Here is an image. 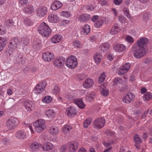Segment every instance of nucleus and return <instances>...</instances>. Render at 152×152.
Returning <instances> with one entry per match:
<instances>
[{
    "instance_id": "e2e57ef3",
    "label": "nucleus",
    "mask_w": 152,
    "mask_h": 152,
    "mask_svg": "<svg viewBox=\"0 0 152 152\" xmlns=\"http://www.w3.org/2000/svg\"><path fill=\"white\" fill-rule=\"evenodd\" d=\"M60 91L59 88L57 86H55L53 90V92L55 94H57L59 93Z\"/></svg>"
},
{
    "instance_id": "3c124183",
    "label": "nucleus",
    "mask_w": 152,
    "mask_h": 152,
    "mask_svg": "<svg viewBox=\"0 0 152 152\" xmlns=\"http://www.w3.org/2000/svg\"><path fill=\"white\" fill-rule=\"evenodd\" d=\"M61 15L62 16L66 18L69 17L70 16V12L66 11H62L61 13Z\"/></svg>"
},
{
    "instance_id": "a18cd8bd",
    "label": "nucleus",
    "mask_w": 152,
    "mask_h": 152,
    "mask_svg": "<svg viewBox=\"0 0 152 152\" xmlns=\"http://www.w3.org/2000/svg\"><path fill=\"white\" fill-rule=\"evenodd\" d=\"M105 75L104 72L102 73L99 77L98 79V82L99 83H101L105 80Z\"/></svg>"
},
{
    "instance_id": "864d4df0",
    "label": "nucleus",
    "mask_w": 152,
    "mask_h": 152,
    "mask_svg": "<svg viewBox=\"0 0 152 152\" xmlns=\"http://www.w3.org/2000/svg\"><path fill=\"white\" fill-rule=\"evenodd\" d=\"M125 40L129 43H132L134 41L133 38L129 35H127L126 36Z\"/></svg>"
},
{
    "instance_id": "473e14b6",
    "label": "nucleus",
    "mask_w": 152,
    "mask_h": 152,
    "mask_svg": "<svg viewBox=\"0 0 152 152\" xmlns=\"http://www.w3.org/2000/svg\"><path fill=\"white\" fill-rule=\"evenodd\" d=\"M95 97V93L93 91H91L86 95L85 99L87 101L89 102H92L94 99Z\"/></svg>"
},
{
    "instance_id": "603ef678",
    "label": "nucleus",
    "mask_w": 152,
    "mask_h": 152,
    "mask_svg": "<svg viewBox=\"0 0 152 152\" xmlns=\"http://www.w3.org/2000/svg\"><path fill=\"white\" fill-rule=\"evenodd\" d=\"M91 122L90 118L86 119L84 123V127L85 128H87L88 126L90 124Z\"/></svg>"
},
{
    "instance_id": "774afa93",
    "label": "nucleus",
    "mask_w": 152,
    "mask_h": 152,
    "mask_svg": "<svg viewBox=\"0 0 152 152\" xmlns=\"http://www.w3.org/2000/svg\"><path fill=\"white\" fill-rule=\"evenodd\" d=\"M113 141H111L110 142H106L104 141L103 142V144H104L105 147H107L109 146H110V145L113 144Z\"/></svg>"
},
{
    "instance_id": "338daca9",
    "label": "nucleus",
    "mask_w": 152,
    "mask_h": 152,
    "mask_svg": "<svg viewBox=\"0 0 152 152\" xmlns=\"http://www.w3.org/2000/svg\"><path fill=\"white\" fill-rule=\"evenodd\" d=\"M21 42L22 45H26L28 43V40L27 38H22L21 40Z\"/></svg>"
},
{
    "instance_id": "8fccbe9b",
    "label": "nucleus",
    "mask_w": 152,
    "mask_h": 152,
    "mask_svg": "<svg viewBox=\"0 0 152 152\" xmlns=\"http://www.w3.org/2000/svg\"><path fill=\"white\" fill-rule=\"evenodd\" d=\"M118 20L121 23H125L126 22V19L123 15H120L118 18Z\"/></svg>"
},
{
    "instance_id": "2f4dec72",
    "label": "nucleus",
    "mask_w": 152,
    "mask_h": 152,
    "mask_svg": "<svg viewBox=\"0 0 152 152\" xmlns=\"http://www.w3.org/2000/svg\"><path fill=\"white\" fill-rule=\"evenodd\" d=\"M7 42L6 38L0 37V52L2 50Z\"/></svg>"
},
{
    "instance_id": "4d7b16f0",
    "label": "nucleus",
    "mask_w": 152,
    "mask_h": 152,
    "mask_svg": "<svg viewBox=\"0 0 152 152\" xmlns=\"http://www.w3.org/2000/svg\"><path fill=\"white\" fill-rule=\"evenodd\" d=\"M9 142L7 138H3L0 140V143L3 145H6Z\"/></svg>"
},
{
    "instance_id": "bf43d9fd",
    "label": "nucleus",
    "mask_w": 152,
    "mask_h": 152,
    "mask_svg": "<svg viewBox=\"0 0 152 152\" xmlns=\"http://www.w3.org/2000/svg\"><path fill=\"white\" fill-rule=\"evenodd\" d=\"M98 3L102 6H107L108 5V1L105 0H100Z\"/></svg>"
},
{
    "instance_id": "9d476101",
    "label": "nucleus",
    "mask_w": 152,
    "mask_h": 152,
    "mask_svg": "<svg viewBox=\"0 0 152 152\" xmlns=\"http://www.w3.org/2000/svg\"><path fill=\"white\" fill-rule=\"evenodd\" d=\"M131 64L128 63H126L120 67L118 71V74L119 75H122L128 71L131 67Z\"/></svg>"
},
{
    "instance_id": "c03bdc74",
    "label": "nucleus",
    "mask_w": 152,
    "mask_h": 152,
    "mask_svg": "<svg viewBox=\"0 0 152 152\" xmlns=\"http://www.w3.org/2000/svg\"><path fill=\"white\" fill-rule=\"evenodd\" d=\"M24 24L26 26H31L33 24V22L30 19L26 18L24 20Z\"/></svg>"
},
{
    "instance_id": "680f3d73",
    "label": "nucleus",
    "mask_w": 152,
    "mask_h": 152,
    "mask_svg": "<svg viewBox=\"0 0 152 152\" xmlns=\"http://www.w3.org/2000/svg\"><path fill=\"white\" fill-rule=\"evenodd\" d=\"M95 6L94 5H88L86 7V9L87 10L92 11L95 8Z\"/></svg>"
},
{
    "instance_id": "09e8293b",
    "label": "nucleus",
    "mask_w": 152,
    "mask_h": 152,
    "mask_svg": "<svg viewBox=\"0 0 152 152\" xmlns=\"http://www.w3.org/2000/svg\"><path fill=\"white\" fill-rule=\"evenodd\" d=\"M123 12L124 15L126 16L129 18L131 19V16L129 13V10L128 8H124L123 9Z\"/></svg>"
},
{
    "instance_id": "9b49d317",
    "label": "nucleus",
    "mask_w": 152,
    "mask_h": 152,
    "mask_svg": "<svg viewBox=\"0 0 152 152\" xmlns=\"http://www.w3.org/2000/svg\"><path fill=\"white\" fill-rule=\"evenodd\" d=\"M64 58L61 57L56 58L53 61V64L56 67L59 68L64 64Z\"/></svg>"
},
{
    "instance_id": "69168bd1",
    "label": "nucleus",
    "mask_w": 152,
    "mask_h": 152,
    "mask_svg": "<svg viewBox=\"0 0 152 152\" xmlns=\"http://www.w3.org/2000/svg\"><path fill=\"white\" fill-rule=\"evenodd\" d=\"M99 16L97 15H95L93 16L92 18H91V20L94 22H95L96 20H97L98 19H99Z\"/></svg>"
},
{
    "instance_id": "ddd939ff",
    "label": "nucleus",
    "mask_w": 152,
    "mask_h": 152,
    "mask_svg": "<svg viewBox=\"0 0 152 152\" xmlns=\"http://www.w3.org/2000/svg\"><path fill=\"white\" fill-rule=\"evenodd\" d=\"M148 43V39L145 37H142L138 39L137 42V46L145 48Z\"/></svg>"
},
{
    "instance_id": "de8ad7c7",
    "label": "nucleus",
    "mask_w": 152,
    "mask_h": 152,
    "mask_svg": "<svg viewBox=\"0 0 152 152\" xmlns=\"http://www.w3.org/2000/svg\"><path fill=\"white\" fill-rule=\"evenodd\" d=\"M101 93L103 96H106L108 95L109 91L106 88H104L102 89Z\"/></svg>"
},
{
    "instance_id": "dca6fc26",
    "label": "nucleus",
    "mask_w": 152,
    "mask_h": 152,
    "mask_svg": "<svg viewBox=\"0 0 152 152\" xmlns=\"http://www.w3.org/2000/svg\"><path fill=\"white\" fill-rule=\"evenodd\" d=\"M113 49L116 52H121L125 51L126 47L124 45L118 43L114 45Z\"/></svg>"
},
{
    "instance_id": "f3484780",
    "label": "nucleus",
    "mask_w": 152,
    "mask_h": 152,
    "mask_svg": "<svg viewBox=\"0 0 152 152\" xmlns=\"http://www.w3.org/2000/svg\"><path fill=\"white\" fill-rule=\"evenodd\" d=\"M135 97L134 94L130 93L126 95L123 98V101L124 103H129L133 100Z\"/></svg>"
},
{
    "instance_id": "5fc2aeb1",
    "label": "nucleus",
    "mask_w": 152,
    "mask_h": 152,
    "mask_svg": "<svg viewBox=\"0 0 152 152\" xmlns=\"http://www.w3.org/2000/svg\"><path fill=\"white\" fill-rule=\"evenodd\" d=\"M134 141L136 143L139 144L142 142L141 139L139 137L138 135H135L134 137Z\"/></svg>"
},
{
    "instance_id": "7c9ffc66",
    "label": "nucleus",
    "mask_w": 152,
    "mask_h": 152,
    "mask_svg": "<svg viewBox=\"0 0 152 152\" xmlns=\"http://www.w3.org/2000/svg\"><path fill=\"white\" fill-rule=\"evenodd\" d=\"M33 105V103L31 101L28 100L24 102V106L27 111L30 112L32 110L31 108Z\"/></svg>"
},
{
    "instance_id": "6e6552de",
    "label": "nucleus",
    "mask_w": 152,
    "mask_h": 152,
    "mask_svg": "<svg viewBox=\"0 0 152 152\" xmlns=\"http://www.w3.org/2000/svg\"><path fill=\"white\" fill-rule=\"evenodd\" d=\"M77 111L74 107H67L65 111V114L70 118L74 117L76 115Z\"/></svg>"
},
{
    "instance_id": "2eb2a0df",
    "label": "nucleus",
    "mask_w": 152,
    "mask_h": 152,
    "mask_svg": "<svg viewBox=\"0 0 152 152\" xmlns=\"http://www.w3.org/2000/svg\"><path fill=\"white\" fill-rule=\"evenodd\" d=\"M19 39L16 38H14L10 40L9 47L12 50L16 49L17 45L19 44Z\"/></svg>"
},
{
    "instance_id": "052dcab7",
    "label": "nucleus",
    "mask_w": 152,
    "mask_h": 152,
    "mask_svg": "<svg viewBox=\"0 0 152 152\" xmlns=\"http://www.w3.org/2000/svg\"><path fill=\"white\" fill-rule=\"evenodd\" d=\"M6 32V29L2 26H0V35H3L5 34Z\"/></svg>"
},
{
    "instance_id": "6e6d98bb",
    "label": "nucleus",
    "mask_w": 152,
    "mask_h": 152,
    "mask_svg": "<svg viewBox=\"0 0 152 152\" xmlns=\"http://www.w3.org/2000/svg\"><path fill=\"white\" fill-rule=\"evenodd\" d=\"M69 21L67 20H61L60 22V24L62 26H66L69 23Z\"/></svg>"
},
{
    "instance_id": "37998d69",
    "label": "nucleus",
    "mask_w": 152,
    "mask_h": 152,
    "mask_svg": "<svg viewBox=\"0 0 152 152\" xmlns=\"http://www.w3.org/2000/svg\"><path fill=\"white\" fill-rule=\"evenodd\" d=\"M14 23L12 19H9L5 21L4 24L7 27H12Z\"/></svg>"
},
{
    "instance_id": "c85d7f7f",
    "label": "nucleus",
    "mask_w": 152,
    "mask_h": 152,
    "mask_svg": "<svg viewBox=\"0 0 152 152\" xmlns=\"http://www.w3.org/2000/svg\"><path fill=\"white\" fill-rule=\"evenodd\" d=\"M79 145L76 142L70 144L69 146V152H76L77 149Z\"/></svg>"
},
{
    "instance_id": "412c9836",
    "label": "nucleus",
    "mask_w": 152,
    "mask_h": 152,
    "mask_svg": "<svg viewBox=\"0 0 152 152\" xmlns=\"http://www.w3.org/2000/svg\"><path fill=\"white\" fill-rule=\"evenodd\" d=\"M91 28L90 26L86 24L82 26L80 28V34L82 35L88 34L90 32Z\"/></svg>"
},
{
    "instance_id": "20e7f679",
    "label": "nucleus",
    "mask_w": 152,
    "mask_h": 152,
    "mask_svg": "<svg viewBox=\"0 0 152 152\" xmlns=\"http://www.w3.org/2000/svg\"><path fill=\"white\" fill-rule=\"evenodd\" d=\"M77 64V58L74 56H69L67 58L65 63L66 66L70 69L75 68Z\"/></svg>"
},
{
    "instance_id": "49530a36",
    "label": "nucleus",
    "mask_w": 152,
    "mask_h": 152,
    "mask_svg": "<svg viewBox=\"0 0 152 152\" xmlns=\"http://www.w3.org/2000/svg\"><path fill=\"white\" fill-rule=\"evenodd\" d=\"M142 19L144 21H147L150 18V14L146 12H144L142 14Z\"/></svg>"
},
{
    "instance_id": "79ce46f5",
    "label": "nucleus",
    "mask_w": 152,
    "mask_h": 152,
    "mask_svg": "<svg viewBox=\"0 0 152 152\" xmlns=\"http://www.w3.org/2000/svg\"><path fill=\"white\" fill-rule=\"evenodd\" d=\"M52 100V98L50 96H47L44 97L42 101L43 102L45 103H49L51 102Z\"/></svg>"
},
{
    "instance_id": "f704fd0d",
    "label": "nucleus",
    "mask_w": 152,
    "mask_h": 152,
    "mask_svg": "<svg viewBox=\"0 0 152 152\" xmlns=\"http://www.w3.org/2000/svg\"><path fill=\"white\" fill-rule=\"evenodd\" d=\"M104 21L101 18H99V19L95 22L94 24V27L96 28H99L102 26L103 24Z\"/></svg>"
},
{
    "instance_id": "4468645a",
    "label": "nucleus",
    "mask_w": 152,
    "mask_h": 152,
    "mask_svg": "<svg viewBox=\"0 0 152 152\" xmlns=\"http://www.w3.org/2000/svg\"><path fill=\"white\" fill-rule=\"evenodd\" d=\"M42 58L45 61L50 62L54 58V56L53 53L47 52L42 54Z\"/></svg>"
},
{
    "instance_id": "72a5a7b5",
    "label": "nucleus",
    "mask_w": 152,
    "mask_h": 152,
    "mask_svg": "<svg viewBox=\"0 0 152 152\" xmlns=\"http://www.w3.org/2000/svg\"><path fill=\"white\" fill-rule=\"evenodd\" d=\"M102 58V56L99 53H97L95 54L94 57L95 62L97 64L100 63Z\"/></svg>"
},
{
    "instance_id": "ea45409f",
    "label": "nucleus",
    "mask_w": 152,
    "mask_h": 152,
    "mask_svg": "<svg viewBox=\"0 0 152 152\" xmlns=\"http://www.w3.org/2000/svg\"><path fill=\"white\" fill-rule=\"evenodd\" d=\"M124 81L121 78H115L113 80V84L115 86H118V84H122L124 83Z\"/></svg>"
},
{
    "instance_id": "f257e3e1",
    "label": "nucleus",
    "mask_w": 152,
    "mask_h": 152,
    "mask_svg": "<svg viewBox=\"0 0 152 152\" xmlns=\"http://www.w3.org/2000/svg\"><path fill=\"white\" fill-rule=\"evenodd\" d=\"M38 31L45 37H48L51 33V30L47 24L45 22L41 23L39 26Z\"/></svg>"
},
{
    "instance_id": "4be33fe9",
    "label": "nucleus",
    "mask_w": 152,
    "mask_h": 152,
    "mask_svg": "<svg viewBox=\"0 0 152 152\" xmlns=\"http://www.w3.org/2000/svg\"><path fill=\"white\" fill-rule=\"evenodd\" d=\"M44 114L47 117L51 119L53 118L56 115V113L54 110L51 109L46 110L45 111Z\"/></svg>"
},
{
    "instance_id": "13d9d810",
    "label": "nucleus",
    "mask_w": 152,
    "mask_h": 152,
    "mask_svg": "<svg viewBox=\"0 0 152 152\" xmlns=\"http://www.w3.org/2000/svg\"><path fill=\"white\" fill-rule=\"evenodd\" d=\"M18 2L21 6L23 7L27 4L28 0H18Z\"/></svg>"
},
{
    "instance_id": "0e129e2a",
    "label": "nucleus",
    "mask_w": 152,
    "mask_h": 152,
    "mask_svg": "<svg viewBox=\"0 0 152 152\" xmlns=\"http://www.w3.org/2000/svg\"><path fill=\"white\" fill-rule=\"evenodd\" d=\"M68 148V146L66 145H64L61 146L60 148V152H65L66 151Z\"/></svg>"
},
{
    "instance_id": "7ed1b4c3",
    "label": "nucleus",
    "mask_w": 152,
    "mask_h": 152,
    "mask_svg": "<svg viewBox=\"0 0 152 152\" xmlns=\"http://www.w3.org/2000/svg\"><path fill=\"white\" fill-rule=\"evenodd\" d=\"M35 130L37 132H40L44 130L46 127L45 121L42 119L37 120L33 123Z\"/></svg>"
},
{
    "instance_id": "58836bf2",
    "label": "nucleus",
    "mask_w": 152,
    "mask_h": 152,
    "mask_svg": "<svg viewBox=\"0 0 152 152\" xmlns=\"http://www.w3.org/2000/svg\"><path fill=\"white\" fill-rule=\"evenodd\" d=\"M143 100L145 101H148L152 99V93L148 92L146 93L143 96Z\"/></svg>"
},
{
    "instance_id": "e433bc0d",
    "label": "nucleus",
    "mask_w": 152,
    "mask_h": 152,
    "mask_svg": "<svg viewBox=\"0 0 152 152\" xmlns=\"http://www.w3.org/2000/svg\"><path fill=\"white\" fill-rule=\"evenodd\" d=\"M72 129V127L68 125H65L64 126L62 129V132L64 134L68 133Z\"/></svg>"
},
{
    "instance_id": "cd10ccee",
    "label": "nucleus",
    "mask_w": 152,
    "mask_h": 152,
    "mask_svg": "<svg viewBox=\"0 0 152 152\" xmlns=\"http://www.w3.org/2000/svg\"><path fill=\"white\" fill-rule=\"evenodd\" d=\"M16 137L18 139L23 140L26 137V133L25 131L19 130L15 134Z\"/></svg>"
},
{
    "instance_id": "393cba45",
    "label": "nucleus",
    "mask_w": 152,
    "mask_h": 152,
    "mask_svg": "<svg viewBox=\"0 0 152 152\" xmlns=\"http://www.w3.org/2000/svg\"><path fill=\"white\" fill-rule=\"evenodd\" d=\"M62 3L58 1H55L51 5V9L52 10H56L59 9L62 6Z\"/></svg>"
},
{
    "instance_id": "5701e85b",
    "label": "nucleus",
    "mask_w": 152,
    "mask_h": 152,
    "mask_svg": "<svg viewBox=\"0 0 152 152\" xmlns=\"http://www.w3.org/2000/svg\"><path fill=\"white\" fill-rule=\"evenodd\" d=\"M42 145L39 143L35 142L30 145V150L31 152L37 151L39 150V148Z\"/></svg>"
},
{
    "instance_id": "c9c22d12",
    "label": "nucleus",
    "mask_w": 152,
    "mask_h": 152,
    "mask_svg": "<svg viewBox=\"0 0 152 152\" xmlns=\"http://www.w3.org/2000/svg\"><path fill=\"white\" fill-rule=\"evenodd\" d=\"M34 9L33 7L31 5H28L24 8V11L26 13L31 14L33 12Z\"/></svg>"
},
{
    "instance_id": "c756f323",
    "label": "nucleus",
    "mask_w": 152,
    "mask_h": 152,
    "mask_svg": "<svg viewBox=\"0 0 152 152\" xmlns=\"http://www.w3.org/2000/svg\"><path fill=\"white\" fill-rule=\"evenodd\" d=\"M74 102L80 109H83L85 107V105L81 99H75L74 100Z\"/></svg>"
},
{
    "instance_id": "39448f33",
    "label": "nucleus",
    "mask_w": 152,
    "mask_h": 152,
    "mask_svg": "<svg viewBox=\"0 0 152 152\" xmlns=\"http://www.w3.org/2000/svg\"><path fill=\"white\" fill-rule=\"evenodd\" d=\"M105 123V120L104 118H97L94 122V127L96 129H101L104 127Z\"/></svg>"
},
{
    "instance_id": "0eeeda50",
    "label": "nucleus",
    "mask_w": 152,
    "mask_h": 152,
    "mask_svg": "<svg viewBox=\"0 0 152 152\" xmlns=\"http://www.w3.org/2000/svg\"><path fill=\"white\" fill-rule=\"evenodd\" d=\"M47 85L45 81L42 82L37 84L34 89V93L36 94H40L44 90Z\"/></svg>"
},
{
    "instance_id": "f8f14e48",
    "label": "nucleus",
    "mask_w": 152,
    "mask_h": 152,
    "mask_svg": "<svg viewBox=\"0 0 152 152\" xmlns=\"http://www.w3.org/2000/svg\"><path fill=\"white\" fill-rule=\"evenodd\" d=\"M121 30V28L119 24L115 23L112 26L109 32L111 35H115L120 32Z\"/></svg>"
},
{
    "instance_id": "a211bd4d",
    "label": "nucleus",
    "mask_w": 152,
    "mask_h": 152,
    "mask_svg": "<svg viewBox=\"0 0 152 152\" xmlns=\"http://www.w3.org/2000/svg\"><path fill=\"white\" fill-rule=\"evenodd\" d=\"M94 84V80L91 78H88L84 82L83 86L84 88L88 89L91 87Z\"/></svg>"
},
{
    "instance_id": "423d86ee",
    "label": "nucleus",
    "mask_w": 152,
    "mask_h": 152,
    "mask_svg": "<svg viewBox=\"0 0 152 152\" xmlns=\"http://www.w3.org/2000/svg\"><path fill=\"white\" fill-rule=\"evenodd\" d=\"M18 122V120L16 118H11L8 120L6 122V126L9 129L14 128Z\"/></svg>"
},
{
    "instance_id": "1a4fd4ad",
    "label": "nucleus",
    "mask_w": 152,
    "mask_h": 152,
    "mask_svg": "<svg viewBox=\"0 0 152 152\" xmlns=\"http://www.w3.org/2000/svg\"><path fill=\"white\" fill-rule=\"evenodd\" d=\"M48 12L47 8L45 6H42L36 10V15L37 16L41 18L45 16Z\"/></svg>"
},
{
    "instance_id": "f03ea898",
    "label": "nucleus",
    "mask_w": 152,
    "mask_h": 152,
    "mask_svg": "<svg viewBox=\"0 0 152 152\" xmlns=\"http://www.w3.org/2000/svg\"><path fill=\"white\" fill-rule=\"evenodd\" d=\"M132 48L134 56L137 58L143 57L146 54L147 50L145 48L140 47L134 45Z\"/></svg>"
},
{
    "instance_id": "aec40b11",
    "label": "nucleus",
    "mask_w": 152,
    "mask_h": 152,
    "mask_svg": "<svg viewBox=\"0 0 152 152\" xmlns=\"http://www.w3.org/2000/svg\"><path fill=\"white\" fill-rule=\"evenodd\" d=\"M60 130V129L58 127L52 126L48 130V132L50 135L55 136L58 134Z\"/></svg>"
},
{
    "instance_id": "b1692460",
    "label": "nucleus",
    "mask_w": 152,
    "mask_h": 152,
    "mask_svg": "<svg viewBox=\"0 0 152 152\" xmlns=\"http://www.w3.org/2000/svg\"><path fill=\"white\" fill-rule=\"evenodd\" d=\"M48 20L51 23H56L59 20V18L56 14H51L48 15Z\"/></svg>"
},
{
    "instance_id": "4c0bfd02",
    "label": "nucleus",
    "mask_w": 152,
    "mask_h": 152,
    "mask_svg": "<svg viewBox=\"0 0 152 152\" xmlns=\"http://www.w3.org/2000/svg\"><path fill=\"white\" fill-rule=\"evenodd\" d=\"M110 46L109 43L105 42L102 44L100 46L101 49L102 51H104L107 50Z\"/></svg>"
},
{
    "instance_id": "a878e982",
    "label": "nucleus",
    "mask_w": 152,
    "mask_h": 152,
    "mask_svg": "<svg viewBox=\"0 0 152 152\" xmlns=\"http://www.w3.org/2000/svg\"><path fill=\"white\" fill-rule=\"evenodd\" d=\"M91 16L90 15L86 13H84L79 16L78 19L80 22H85L89 20Z\"/></svg>"
},
{
    "instance_id": "bb28decb",
    "label": "nucleus",
    "mask_w": 152,
    "mask_h": 152,
    "mask_svg": "<svg viewBox=\"0 0 152 152\" xmlns=\"http://www.w3.org/2000/svg\"><path fill=\"white\" fill-rule=\"evenodd\" d=\"M62 39V37L61 35H55L51 38V42L54 44H56L60 42Z\"/></svg>"
},
{
    "instance_id": "6ab92c4d",
    "label": "nucleus",
    "mask_w": 152,
    "mask_h": 152,
    "mask_svg": "<svg viewBox=\"0 0 152 152\" xmlns=\"http://www.w3.org/2000/svg\"><path fill=\"white\" fill-rule=\"evenodd\" d=\"M53 144L49 142H47L43 143L42 145V149L44 151H49L53 148Z\"/></svg>"
},
{
    "instance_id": "a19ab883",
    "label": "nucleus",
    "mask_w": 152,
    "mask_h": 152,
    "mask_svg": "<svg viewBox=\"0 0 152 152\" xmlns=\"http://www.w3.org/2000/svg\"><path fill=\"white\" fill-rule=\"evenodd\" d=\"M72 44L73 46L75 48H80L82 47V45L80 41L78 40H75L74 41Z\"/></svg>"
}]
</instances>
